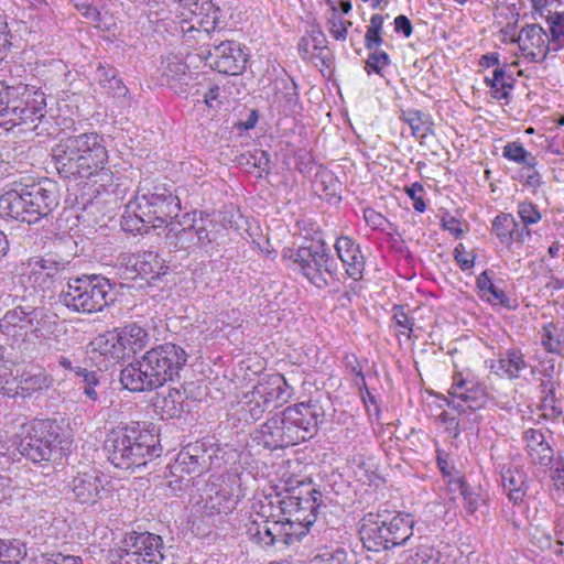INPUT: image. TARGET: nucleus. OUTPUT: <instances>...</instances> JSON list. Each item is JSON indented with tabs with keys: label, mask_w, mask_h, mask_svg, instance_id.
Returning <instances> with one entry per match:
<instances>
[{
	"label": "nucleus",
	"mask_w": 564,
	"mask_h": 564,
	"mask_svg": "<svg viewBox=\"0 0 564 564\" xmlns=\"http://www.w3.org/2000/svg\"><path fill=\"white\" fill-rule=\"evenodd\" d=\"M306 36L310 37L313 51H318L326 47L325 34L318 26H313Z\"/></svg>",
	"instance_id": "58"
},
{
	"label": "nucleus",
	"mask_w": 564,
	"mask_h": 564,
	"mask_svg": "<svg viewBox=\"0 0 564 564\" xmlns=\"http://www.w3.org/2000/svg\"><path fill=\"white\" fill-rule=\"evenodd\" d=\"M547 20L550 22L552 43L556 44L553 50L557 51L564 46V13L555 12Z\"/></svg>",
	"instance_id": "45"
},
{
	"label": "nucleus",
	"mask_w": 564,
	"mask_h": 564,
	"mask_svg": "<svg viewBox=\"0 0 564 564\" xmlns=\"http://www.w3.org/2000/svg\"><path fill=\"white\" fill-rule=\"evenodd\" d=\"M282 482L284 484L282 487V492L284 495H301L304 494L305 486H312V482H305L302 479H299L295 476H289L288 478H282Z\"/></svg>",
	"instance_id": "53"
},
{
	"label": "nucleus",
	"mask_w": 564,
	"mask_h": 564,
	"mask_svg": "<svg viewBox=\"0 0 564 564\" xmlns=\"http://www.w3.org/2000/svg\"><path fill=\"white\" fill-rule=\"evenodd\" d=\"M275 516L274 513H269L268 516H258L257 519H250L249 522L246 523V534L248 538L262 547L272 546L270 524L272 523V518H275Z\"/></svg>",
	"instance_id": "31"
},
{
	"label": "nucleus",
	"mask_w": 564,
	"mask_h": 564,
	"mask_svg": "<svg viewBox=\"0 0 564 564\" xmlns=\"http://www.w3.org/2000/svg\"><path fill=\"white\" fill-rule=\"evenodd\" d=\"M519 41L528 42L529 45H525L523 50L528 48L529 46L539 48L542 53V58H545L550 48V41L547 37V34L545 30L539 25V24H531L527 25L521 30Z\"/></svg>",
	"instance_id": "33"
},
{
	"label": "nucleus",
	"mask_w": 564,
	"mask_h": 564,
	"mask_svg": "<svg viewBox=\"0 0 564 564\" xmlns=\"http://www.w3.org/2000/svg\"><path fill=\"white\" fill-rule=\"evenodd\" d=\"M205 59L218 73L235 76L245 69L247 54L241 50L240 44L227 40L214 44L207 51Z\"/></svg>",
	"instance_id": "17"
},
{
	"label": "nucleus",
	"mask_w": 564,
	"mask_h": 564,
	"mask_svg": "<svg viewBox=\"0 0 564 564\" xmlns=\"http://www.w3.org/2000/svg\"><path fill=\"white\" fill-rule=\"evenodd\" d=\"M366 223L375 229L382 228L387 219L378 212L367 208L364 212Z\"/></svg>",
	"instance_id": "60"
},
{
	"label": "nucleus",
	"mask_w": 564,
	"mask_h": 564,
	"mask_svg": "<svg viewBox=\"0 0 564 564\" xmlns=\"http://www.w3.org/2000/svg\"><path fill=\"white\" fill-rule=\"evenodd\" d=\"M80 145L76 135L61 140L52 150L55 169L58 174L65 178L90 177L89 170L85 166V160L82 159Z\"/></svg>",
	"instance_id": "16"
},
{
	"label": "nucleus",
	"mask_w": 564,
	"mask_h": 564,
	"mask_svg": "<svg viewBox=\"0 0 564 564\" xmlns=\"http://www.w3.org/2000/svg\"><path fill=\"white\" fill-rule=\"evenodd\" d=\"M393 319L395 326L400 328V333L409 338L413 329V322L404 312L403 307L395 305L393 307Z\"/></svg>",
	"instance_id": "52"
},
{
	"label": "nucleus",
	"mask_w": 564,
	"mask_h": 564,
	"mask_svg": "<svg viewBox=\"0 0 564 564\" xmlns=\"http://www.w3.org/2000/svg\"><path fill=\"white\" fill-rule=\"evenodd\" d=\"M529 367L524 355L518 348H511L499 355L497 360H492L490 369L500 377L517 379L520 373Z\"/></svg>",
	"instance_id": "26"
},
{
	"label": "nucleus",
	"mask_w": 564,
	"mask_h": 564,
	"mask_svg": "<svg viewBox=\"0 0 564 564\" xmlns=\"http://www.w3.org/2000/svg\"><path fill=\"white\" fill-rule=\"evenodd\" d=\"M42 262V268L46 269L47 274L53 279L59 271L66 269L69 260L63 259L55 254H47L44 258H39Z\"/></svg>",
	"instance_id": "50"
},
{
	"label": "nucleus",
	"mask_w": 564,
	"mask_h": 564,
	"mask_svg": "<svg viewBox=\"0 0 564 564\" xmlns=\"http://www.w3.org/2000/svg\"><path fill=\"white\" fill-rule=\"evenodd\" d=\"M197 213L194 212L193 215L185 214L183 218L185 219V224L189 225L192 230L196 234V242L197 246H207L216 239L215 227L216 224L208 215L204 216V214L199 213V218H196Z\"/></svg>",
	"instance_id": "32"
},
{
	"label": "nucleus",
	"mask_w": 564,
	"mask_h": 564,
	"mask_svg": "<svg viewBox=\"0 0 564 564\" xmlns=\"http://www.w3.org/2000/svg\"><path fill=\"white\" fill-rule=\"evenodd\" d=\"M454 258L462 270H468L475 264V256L466 251L463 243H459L454 249Z\"/></svg>",
	"instance_id": "54"
},
{
	"label": "nucleus",
	"mask_w": 564,
	"mask_h": 564,
	"mask_svg": "<svg viewBox=\"0 0 564 564\" xmlns=\"http://www.w3.org/2000/svg\"><path fill=\"white\" fill-rule=\"evenodd\" d=\"M371 51L372 52L369 54L366 61L365 69L367 70L368 74L375 72L378 75L382 76V69L390 64V57L384 51L380 50L379 47L373 48Z\"/></svg>",
	"instance_id": "46"
},
{
	"label": "nucleus",
	"mask_w": 564,
	"mask_h": 564,
	"mask_svg": "<svg viewBox=\"0 0 564 564\" xmlns=\"http://www.w3.org/2000/svg\"><path fill=\"white\" fill-rule=\"evenodd\" d=\"M45 94L25 84L7 86L0 82V126L33 123L44 117Z\"/></svg>",
	"instance_id": "6"
},
{
	"label": "nucleus",
	"mask_w": 564,
	"mask_h": 564,
	"mask_svg": "<svg viewBox=\"0 0 564 564\" xmlns=\"http://www.w3.org/2000/svg\"><path fill=\"white\" fill-rule=\"evenodd\" d=\"M169 469L173 477H180L185 481H192L193 474L199 471V463L196 456L183 451L178 453L176 459L169 465Z\"/></svg>",
	"instance_id": "35"
},
{
	"label": "nucleus",
	"mask_w": 564,
	"mask_h": 564,
	"mask_svg": "<svg viewBox=\"0 0 564 564\" xmlns=\"http://www.w3.org/2000/svg\"><path fill=\"white\" fill-rule=\"evenodd\" d=\"M316 404L299 403L284 409L281 413L286 425L297 435V444L304 442L317 432L323 413Z\"/></svg>",
	"instance_id": "18"
},
{
	"label": "nucleus",
	"mask_w": 564,
	"mask_h": 564,
	"mask_svg": "<svg viewBox=\"0 0 564 564\" xmlns=\"http://www.w3.org/2000/svg\"><path fill=\"white\" fill-rule=\"evenodd\" d=\"M75 498L82 503L95 505L105 491L104 477L97 470L79 473L70 482Z\"/></svg>",
	"instance_id": "22"
},
{
	"label": "nucleus",
	"mask_w": 564,
	"mask_h": 564,
	"mask_svg": "<svg viewBox=\"0 0 564 564\" xmlns=\"http://www.w3.org/2000/svg\"><path fill=\"white\" fill-rule=\"evenodd\" d=\"M202 510L207 517L214 514H228L237 505V500L226 490H209V494L202 499Z\"/></svg>",
	"instance_id": "30"
},
{
	"label": "nucleus",
	"mask_w": 564,
	"mask_h": 564,
	"mask_svg": "<svg viewBox=\"0 0 564 564\" xmlns=\"http://www.w3.org/2000/svg\"><path fill=\"white\" fill-rule=\"evenodd\" d=\"M166 243L174 250H188L197 246L196 234L189 225L185 224V219L173 221L166 227Z\"/></svg>",
	"instance_id": "29"
},
{
	"label": "nucleus",
	"mask_w": 564,
	"mask_h": 564,
	"mask_svg": "<svg viewBox=\"0 0 564 564\" xmlns=\"http://www.w3.org/2000/svg\"><path fill=\"white\" fill-rule=\"evenodd\" d=\"M414 521L410 514L367 513L359 529L364 546L373 552L404 544L413 534Z\"/></svg>",
	"instance_id": "5"
},
{
	"label": "nucleus",
	"mask_w": 564,
	"mask_h": 564,
	"mask_svg": "<svg viewBox=\"0 0 564 564\" xmlns=\"http://www.w3.org/2000/svg\"><path fill=\"white\" fill-rule=\"evenodd\" d=\"M501 485L508 499L513 505H519L528 492V476L518 468H503L501 471Z\"/></svg>",
	"instance_id": "27"
},
{
	"label": "nucleus",
	"mask_w": 564,
	"mask_h": 564,
	"mask_svg": "<svg viewBox=\"0 0 564 564\" xmlns=\"http://www.w3.org/2000/svg\"><path fill=\"white\" fill-rule=\"evenodd\" d=\"M518 215L523 225L529 226L541 220V213L535 204L531 202H521L518 204Z\"/></svg>",
	"instance_id": "48"
},
{
	"label": "nucleus",
	"mask_w": 564,
	"mask_h": 564,
	"mask_svg": "<svg viewBox=\"0 0 564 564\" xmlns=\"http://www.w3.org/2000/svg\"><path fill=\"white\" fill-rule=\"evenodd\" d=\"M555 384L556 383L551 380H547L546 382L542 383L543 392L546 393L542 400V406L544 409L551 408L553 410H556L555 395H554Z\"/></svg>",
	"instance_id": "59"
},
{
	"label": "nucleus",
	"mask_w": 564,
	"mask_h": 564,
	"mask_svg": "<svg viewBox=\"0 0 564 564\" xmlns=\"http://www.w3.org/2000/svg\"><path fill=\"white\" fill-rule=\"evenodd\" d=\"M291 259L300 265L303 275L318 289L328 285L326 275H334L336 265L324 241H312L308 246L292 251Z\"/></svg>",
	"instance_id": "10"
},
{
	"label": "nucleus",
	"mask_w": 564,
	"mask_h": 564,
	"mask_svg": "<svg viewBox=\"0 0 564 564\" xmlns=\"http://www.w3.org/2000/svg\"><path fill=\"white\" fill-rule=\"evenodd\" d=\"M477 288L480 292L481 299L488 301L491 304H500L503 307H510V300L506 293L498 290L491 281L488 271H484L477 278Z\"/></svg>",
	"instance_id": "37"
},
{
	"label": "nucleus",
	"mask_w": 564,
	"mask_h": 564,
	"mask_svg": "<svg viewBox=\"0 0 564 564\" xmlns=\"http://www.w3.org/2000/svg\"><path fill=\"white\" fill-rule=\"evenodd\" d=\"M53 381V377L43 369H39L36 372L24 371L18 379L17 397L31 398L35 393L50 389Z\"/></svg>",
	"instance_id": "28"
},
{
	"label": "nucleus",
	"mask_w": 564,
	"mask_h": 564,
	"mask_svg": "<svg viewBox=\"0 0 564 564\" xmlns=\"http://www.w3.org/2000/svg\"><path fill=\"white\" fill-rule=\"evenodd\" d=\"M104 447L109 462L124 470L145 466L148 460L159 457L162 451L158 436L139 425L111 430Z\"/></svg>",
	"instance_id": "3"
},
{
	"label": "nucleus",
	"mask_w": 564,
	"mask_h": 564,
	"mask_svg": "<svg viewBox=\"0 0 564 564\" xmlns=\"http://www.w3.org/2000/svg\"><path fill=\"white\" fill-rule=\"evenodd\" d=\"M184 392L178 389H170L165 394L155 398L154 405L170 417H177L184 411Z\"/></svg>",
	"instance_id": "34"
},
{
	"label": "nucleus",
	"mask_w": 564,
	"mask_h": 564,
	"mask_svg": "<svg viewBox=\"0 0 564 564\" xmlns=\"http://www.w3.org/2000/svg\"><path fill=\"white\" fill-rule=\"evenodd\" d=\"M10 188L0 196V213L18 221L34 224L58 205L55 185L47 183Z\"/></svg>",
	"instance_id": "4"
},
{
	"label": "nucleus",
	"mask_w": 564,
	"mask_h": 564,
	"mask_svg": "<svg viewBox=\"0 0 564 564\" xmlns=\"http://www.w3.org/2000/svg\"><path fill=\"white\" fill-rule=\"evenodd\" d=\"M333 14L328 20L330 34L339 41H345L348 34V28L351 22L344 20L338 13L336 7H333Z\"/></svg>",
	"instance_id": "47"
},
{
	"label": "nucleus",
	"mask_w": 564,
	"mask_h": 564,
	"mask_svg": "<svg viewBox=\"0 0 564 564\" xmlns=\"http://www.w3.org/2000/svg\"><path fill=\"white\" fill-rule=\"evenodd\" d=\"M525 452L530 462L540 467H550L554 460V449L541 430L529 429L523 433Z\"/></svg>",
	"instance_id": "24"
},
{
	"label": "nucleus",
	"mask_w": 564,
	"mask_h": 564,
	"mask_svg": "<svg viewBox=\"0 0 564 564\" xmlns=\"http://www.w3.org/2000/svg\"><path fill=\"white\" fill-rule=\"evenodd\" d=\"M221 90L217 85L212 86L208 91L204 95V102L209 108L219 106L221 101Z\"/></svg>",
	"instance_id": "61"
},
{
	"label": "nucleus",
	"mask_w": 564,
	"mask_h": 564,
	"mask_svg": "<svg viewBox=\"0 0 564 564\" xmlns=\"http://www.w3.org/2000/svg\"><path fill=\"white\" fill-rule=\"evenodd\" d=\"M25 555V545L19 540L9 542L0 540V564H20Z\"/></svg>",
	"instance_id": "42"
},
{
	"label": "nucleus",
	"mask_w": 564,
	"mask_h": 564,
	"mask_svg": "<svg viewBox=\"0 0 564 564\" xmlns=\"http://www.w3.org/2000/svg\"><path fill=\"white\" fill-rule=\"evenodd\" d=\"M382 33L372 29L367 28L365 34V46L367 50H373L380 47L382 44Z\"/></svg>",
	"instance_id": "62"
},
{
	"label": "nucleus",
	"mask_w": 564,
	"mask_h": 564,
	"mask_svg": "<svg viewBox=\"0 0 564 564\" xmlns=\"http://www.w3.org/2000/svg\"><path fill=\"white\" fill-rule=\"evenodd\" d=\"M406 194L413 200V207L416 212L423 213L426 208L425 202L420 193L423 192V186L420 183H413L410 187L405 188Z\"/></svg>",
	"instance_id": "56"
},
{
	"label": "nucleus",
	"mask_w": 564,
	"mask_h": 564,
	"mask_svg": "<svg viewBox=\"0 0 564 564\" xmlns=\"http://www.w3.org/2000/svg\"><path fill=\"white\" fill-rule=\"evenodd\" d=\"M502 154L509 161L516 162L529 169H534L536 159L528 152L520 142H508L502 150Z\"/></svg>",
	"instance_id": "41"
},
{
	"label": "nucleus",
	"mask_w": 564,
	"mask_h": 564,
	"mask_svg": "<svg viewBox=\"0 0 564 564\" xmlns=\"http://www.w3.org/2000/svg\"><path fill=\"white\" fill-rule=\"evenodd\" d=\"M335 250L347 275L355 281L361 280L365 271V258L360 246L350 237L341 236L336 240Z\"/></svg>",
	"instance_id": "23"
},
{
	"label": "nucleus",
	"mask_w": 564,
	"mask_h": 564,
	"mask_svg": "<svg viewBox=\"0 0 564 564\" xmlns=\"http://www.w3.org/2000/svg\"><path fill=\"white\" fill-rule=\"evenodd\" d=\"M41 316L39 308L17 306L0 317V332L12 344L25 343L29 335H35L39 330Z\"/></svg>",
	"instance_id": "15"
},
{
	"label": "nucleus",
	"mask_w": 564,
	"mask_h": 564,
	"mask_svg": "<svg viewBox=\"0 0 564 564\" xmlns=\"http://www.w3.org/2000/svg\"><path fill=\"white\" fill-rule=\"evenodd\" d=\"M305 491L301 495H292V507L290 508V519L301 524L303 529L322 532L326 529L325 521L319 517L322 510L326 507L323 501L321 490L305 486Z\"/></svg>",
	"instance_id": "13"
},
{
	"label": "nucleus",
	"mask_w": 564,
	"mask_h": 564,
	"mask_svg": "<svg viewBox=\"0 0 564 564\" xmlns=\"http://www.w3.org/2000/svg\"><path fill=\"white\" fill-rule=\"evenodd\" d=\"M58 444V434L53 431V425L47 421H35L23 427L18 451L33 463H42L51 460Z\"/></svg>",
	"instance_id": "11"
},
{
	"label": "nucleus",
	"mask_w": 564,
	"mask_h": 564,
	"mask_svg": "<svg viewBox=\"0 0 564 564\" xmlns=\"http://www.w3.org/2000/svg\"><path fill=\"white\" fill-rule=\"evenodd\" d=\"M276 84H281L283 91L281 88H276V96L282 94L283 98L289 104H295L297 100V86L292 79H281Z\"/></svg>",
	"instance_id": "55"
},
{
	"label": "nucleus",
	"mask_w": 564,
	"mask_h": 564,
	"mask_svg": "<svg viewBox=\"0 0 564 564\" xmlns=\"http://www.w3.org/2000/svg\"><path fill=\"white\" fill-rule=\"evenodd\" d=\"M180 209V199L170 188L155 186L126 205L120 224L124 231L144 234L149 228L170 226Z\"/></svg>",
	"instance_id": "2"
},
{
	"label": "nucleus",
	"mask_w": 564,
	"mask_h": 564,
	"mask_svg": "<svg viewBox=\"0 0 564 564\" xmlns=\"http://www.w3.org/2000/svg\"><path fill=\"white\" fill-rule=\"evenodd\" d=\"M449 394L452 395L449 405L460 414L482 409L488 399L486 390L481 384L464 379L454 381Z\"/></svg>",
	"instance_id": "19"
},
{
	"label": "nucleus",
	"mask_w": 564,
	"mask_h": 564,
	"mask_svg": "<svg viewBox=\"0 0 564 564\" xmlns=\"http://www.w3.org/2000/svg\"><path fill=\"white\" fill-rule=\"evenodd\" d=\"M186 361L187 354L181 346L164 343L127 365L120 372V382L131 392L152 391L178 377Z\"/></svg>",
	"instance_id": "1"
},
{
	"label": "nucleus",
	"mask_w": 564,
	"mask_h": 564,
	"mask_svg": "<svg viewBox=\"0 0 564 564\" xmlns=\"http://www.w3.org/2000/svg\"><path fill=\"white\" fill-rule=\"evenodd\" d=\"M271 538L272 546L282 545L288 546L294 542L300 541L307 534V530L303 529L301 524L294 522L290 517L272 518Z\"/></svg>",
	"instance_id": "25"
},
{
	"label": "nucleus",
	"mask_w": 564,
	"mask_h": 564,
	"mask_svg": "<svg viewBox=\"0 0 564 564\" xmlns=\"http://www.w3.org/2000/svg\"><path fill=\"white\" fill-rule=\"evenodd\" d=\"M516 219L511 214H500L492 221V230L502 243H511Z\"/></svg>",
	"instance_id": "43"
},
{
	"label": "nucleus",
	"mask_w": 564,
	"mask_h": 564,
	"mask_svg": "<svg viewBox=\"0 0 564 564\" xmlns=\"http://www.w3.org/2000/svg\"><path fill=\"white\" fill-rule=\"evenodd\" d=\"M18 391V377H15L12 370L3 364H0V393L17 398Z\"/></svg>",
	"instance_id": "44"
},
{
	"label": "nucleus",
	"mask_w": 564,
	"mask_h": 564,
	"mask_svg": "<svg viewBox=\"0 0 564 564\" xmlns=\"http://www.w3.org/2000/svg\"><path fill=\"white\" fill-rule=\"evenodd\" d=\"M542 345L549 352H558L561 339L554 324L550 323L543 327Z\"/></svg>",
	"instance_id": "49"
},
{
	"label": "nucleus",
	"mask_w": 564,
	"mask_h": 564,
	"mask_svg": "<svg viewBox=\"0 0 564 564\" xmlns=\"http://www.w3.org/2000/svg\"><path fill=\"white\" fill-rule=\"evenodd\" d=\"M44 564H83V561L79 556L63 555L58 553L52 555L51 558H47Z\"/></svg>",
	"instance_id": "64"
},
{
	"label": "nucleus",
	"mask_w": 564,
	"mask_h": 564,
	"mask_svg": "<svg viewBox=\"0 0 564 564\" xmlns=\"http://www.w3.org/2000/svg\"><path fill=\"white\" fill-rule=\"evenodd\" d=\"M292 495H284L282 491H274L264 497V502L261 506L262 512H265V508H270V513H274L275 519L290 516V508L292 507L291 501Z\"/></svg>",
	"instance_id": "39"
},
{
	"label": "nucleus",
	"mask_w": 564,
	"mask_h": 564,
	"mask_svg": "<svg viewBox=\"0 0 564 564\" xmlns=\"http://www.w3.org/2000/svg\"><path fill=\"white\" fill-rule=\"evenodd\" d=\"M403 120L410 126L416 139H423L433 133V122L430 117L419 110L404 112Z\"/></svg>",
	"instance_id": "40"
},
{
	"label": "nucleus",
	"mask_w": 564,
	"mask_h": 564,
	"mask_svg": "<svg viewBox=\"0 0 564 564\" xmlns=\"http://www.w3.org/2000/svg\"><path fill=\"white\" fill-rule=\"evenodd\" d=\"M76 140L80 145L82 159L85 160V166L89 170V176L101 172L102 175H107L105 165L108 162V151L104 143V138L95 132L82 133L76 135Z\"/></svg>",
	"instance_id": "21"
},
{
	"label": "nucleus",
	"mask_w": 564,
	"mask_h": 564,
	"mask_svg": "<svg viewBox=\"0 0 564 564\" xmlns=\"http://www.w3.org/2000/svg\"><path fill=\"white\" fill-rule=\"evenodd\" d=\"M293 389L286 379L280 373L263 377L246 392L237 404V413L247 423H252L262 417L268 410L281 406L292 397Z\"/></svg>",
	"instance_id": "7"
},
{
	"label": "nucleus",
	"mask_w": 564,
	"mask_h": 564,
	"mask_svg": "<svg viewBox=\"0 0 564 564\" xmlns=\"http://www.w3.org/2000/svg\"><path fill=\"white\" fill-rule=\"evenodd\" d=\"M163 540L151 532L131 531L124 534L120 544L110 550L115 564H161L164 555Z\"/></svg>",
	"instance_id": "9"
},
{
	"label": "nucleus",
	"mask_w": 564,
	"mask_h": 564,
	"mask_svg": "<svg viewBox=\"0 0 564 564\" xmlns=\"http://www.w3.org/2000/svg\"><path fill=\"white\" fill-rule=\"evenodd\" d=\"M21 276L26 279V282L34 289L40 288L43 290L52 281L46 269L42 268V262L39 258H31L22 264Z\"/></svg>",
	"instance_id": "36"
},
{
	"label": "nucleus",
	"mask_w": 564,
	"mask_h": 564,
	"mask_svg": "<svg viewBox=\"0 0 564 564\" xmlns=\"http://www.w3.org/2000/svg\"><path fill=\"white\" fill-rule=\"evenodd\" d=\"M256 440L270 449L285 448L297 444V435L281 415H274L257 431Z\"/></svg>",
	"instance_id": "20"
},
{
	"label": "nucleus",
	"mask_w": 564,
	"mask_h": 564,
	"mask_svg": "<svg viewBox=\"0 0 564 564\" xmlns=\"http://www.w3.org/2000/svg\"><path fill=\"white\" fill-rule=\"evenodd\" d=\"M132 268L142 279L153 280L159 278L161 265L156 254L151 251L133 256Z\"/></svg>",
	"instance_id": "38"
},
{
	"label": "nucleus",
	"mask_w": 564,
	"mask_h": 564,
	"mask_svg": "<svg viewBox=\"0 0 564 564\" xmlns=\"http://www.w3.org/2000/svg\"><path fill=\"white\" fill-rule=\"evenodd\" d=\"M554 535H555V553L563 554L564 553V516L561 517L555 522L554 528Z\"/></svg>",
	"instance_id": "63"
},
{
	"label": "nucleus",
	"mask_w": 564,
	"mask_h": 564,
	"mask_svg": "<svg viewBox=\"0 0 564 564\" xmlns=\"http://www.w3.org/2000/svg\"><path fill=\"white\" fill-rule=\"evenodd\" d=\"M112 285L101 275H82L70 278L66 290H63L61 302L69 310L90 314L102 311L112 301Z\"/></svg>",
	"instance_id": "8"
},
{
	"label": "nucleus",
	"mask_w": 564,
	"mask_h": 564,
	"mask_svg": "<svg viewBox=\"0 0 564 564\" xmlns=\"http://www.w3.org/2000/svg\"><path fill=\"white\" fill-rule=\"evenodd\" d=\"M345 362L346 367L355 375V384L359 388L366 386L365 377L357 357L355 355L346 356Z\"/></svg>",
	"instance_id": "57"
},
{
	"label": "nucleus",
	"mask_w": 564,
	"mask_h": 564,
	"mask_svg": "<svg viewBox=\"0 0 564 564\" xmlns=\"http://www.w3.org/2000/svg\"><path fill=\"white\" fill-rule=\"evenodd\" d=\"M149 340L150 336L143 327L137 324H129L122 328L99 336L96 340V345L100 354L121 358L126 349L135 354L142 350L148 345Z\"/></svg>",
	"instance_id": "12"
},
{
	"label": "nucleus",
	"mask_w": 564,
	"mask_h": 564,
	"mask_svg": "<svg viewBox=\"0 0 564 564\" xmlns=\"http://www.w3.org/2000/svg\"><path fill=\"white\" fill-rule=\"evenodd\" d=\"M433 557H441V553L430 545H420L410 556L409 564H427Z\"/></svg>",
	"instance_id": "51"
},
{
	"label": "nucleus",
	"mask_w": 564,
	"mask_h": 564,
	"mask_svg": "<svg viewBox=\"0 0 564 564\" xmlns=\"http://www.w3.org/2000/svg\"><path fill=\"white\" fill-rule=\"evenodd\" d=\"M194 6L199 9V12L191 10L189 18H182L178 24V31L183 34L186 41L202 40L216 29L221 19V10L213 0H202Z\"/></svg>",
	"instance_id": "14"
}]
</instances>
